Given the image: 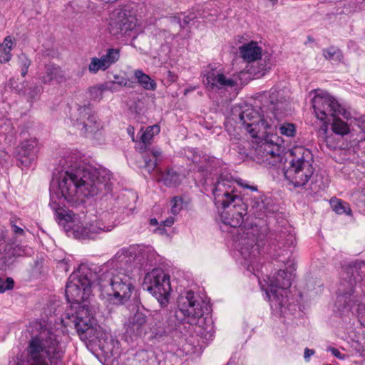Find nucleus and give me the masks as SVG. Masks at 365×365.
<instances>
[{"label": "nucleus", "instance_id": "obj_1", "mask_svg": "<svg viewBox=\"0 0 365 365\" xmlns=\"http://www.w3.org/2000/svg\"><path fill=\"white\" fill-rule=\"evenodd\" d=\"M61 170L54 173L50 184L49 205L55 212L56 220L61 225L73 230V237L81 240H93L101 232H110L113 225H106L102 220H96L86 226L72 224L76 215L65 208V202L76 204L83 197L96 195L99 191L110 190V172L105 168H93L84 165L76 153L59 160Z\"/></svg>", "mask_w": 365, "mask_h": 365}, {"label": "nucleus", "instance_id": "obj_2", "mask_svg": "<svg viewBox=\"0 0 365 365\" xmlns=\"http://www.w3.org/2000/svg\"><path fill=\"white\" fill-rule=\"evenodd\" d=\"M237 114L238 118L235 120L236 122L252 138L263 139L277 128L282 135L294 137L296 135L294 124L291 123H279L280 121L272 120L271 117H269V121H268L251 105H245L240 106L238 109L235 108L232 115L235 116Z\"/></svg>", "mask_w": 365, "mask_h": 365}, {"label": "nucleus", "instance_id": "obj_3", "mask_svg": "<svg viewBox=\"0 0 365 365\" xmlns=\"http://www.w3.org/2000/svg\"><path fill=\"white\" fill-rule=\"evenodd\" d=\"M98 269V271L93 272V277L101 294L108 296L117 304L123 305L128 302L135 287V279L130 271L109 269L108 265Z\"/></svg>", "mask_w": 365, "mask_h": 365}, {"label": "nucleus", "instance_id": "obj_4", "mask_svg": "<svg viewBox=\"0 0 365 365\" xmlns=\"http://www.w3.org/2000/svg\"><path fill=\"white\" fill-rule=\"evenodd\" d=\"M364 277H365V262L355 261L344 264L340 272L336 303L346 307H351L359 302V300L354 296V292L355 287L364 280Z\"/></svg>", "mask_w": 365, "mask_h": 365}, {"label": "nucleus", "instance_id": "obj_5", "mask_svg": "<svg viewBox=\"0 0 365 365\" xmlns=\"http://www.w3.org/2000/svg\"><path fill=\"white\" fill-rule=\"evenodd\" d=\"M292 153L293 158L284 173V177L294 187H303L312 179L315 171L313 155L310 150L304 147L294 148Z\"/></svg>", "mask_w": 365, "mask_h": 365}, {"label": "nucleus", "instance_id": "obj_6", "mask_svg": "<svg viewBox=\"0 0 365 365\" xmlns=\"http://www.w3.org/2000/svg\"><path fill=\"white\" fill-rule=\"evenodd\" d=\"M267 284L270 287L272 298L270 299V305L272 310L279 315H285L291 311L290 304H287V289L292 285V272L279 269L276 275L268 277Z\"/></svg>", "mask_w": 365, "mask_h": 365}, {"label": "nucleus", "instance_id": "obj_7", "mask_svg": "<svg viewBox=\"0 0 365 365\" xmlns=\"http://www.w3.org/2000/svg\"><path fill=\"white\" fill-rule=\"evenodd\" d=\"M263 237L257 227H252L246 231L241 229L238 233L237 246L244 258V264L250 272L258 269L259 242L262 241Z\"/></svg>", "mask_w": 365, "mask_h": 365}, {"label": "nucleus", "instance_id": "obj_8", "mask_svg": "<svg viewBox=\"0 0 365 365\" xmlns=\"http://www.w3.org/2000/svg\"><path fill=\"white\" fill-rule=\"evenodd\" d=\"M93 272L87 270L84 274L73 273L66 286V297L71 304H81L86 302L91 294V287H96Z\"/></svg>", "mask_w": 365, "mask_h": 365}, {"label": "nucleus", "instance_id": "obj_9", "mask_svg": "<svg viewBox=\"0 0 365 365\" xmlns=\"http://www.w3.org/2000/svg\"><path fill=\"white\" fill-rule=\"evenodd\" d=\"M204 313L203 302L193 292H187L185 295L179 297L175 314L177 320L190 326L197 325L202 320Z\"/></svg>", "mask_w": 365, "mask_h": 365}, {"label": "nucleus", "instance_id": "obj_10", "mask_svg": "<svg viewBox=\"0 0 365 365\" xmlns=\"http://www.w3.org/2000/svg\"><path fill=\"white\" fill-rule=\"evenodd\" d=\"M312 106L316 117L323 121V124L328 125L335 115H342L346 119L351 116L350 113L327 93H317L312 99Z\"/></svg>", "mask_w": 365, "mask_h": 365}, {"label": "nucleus", "instance_id": "obj_11", "mask_svg": "<svg viewBox=\"0 0 365 365\" xmlns=\"http://www.w3.org/2000/svg\"><path fill=\"white\" fill-rule=\"evenodd\" d=\"M143 286L156 298L161 307L167 306L171 291L168 274L160 269H153L145 275Z\"/></svg>", "mask_w": 365, "mask_h": 365}, {"label": "nucleus", "instance_id": "obj_12", "mask_svg": "<svg viewBox=\"0 0 365 365\" xmlns=\"http://www.w3.org/2000/svg\"><path fill=\"white\" fill-rule=\"evenodd\" d=\"M235 192V183L232 178L221 175L212 188L215 205L218 207H229L234 200L241 198Z\"/></svg>", "mask_w": 365, "mask_h": 365}, {"label": "nucleus", "instance_id": "obj_13", "mask_svg": "<svg viewBox=\"0 0 365 365\" xmlns=\"http://www.w3.org/2000/svg\"><path fill=\"white\" fill-rule=\"evenodd\" d=\"M175 324L173 322L165 310L153 312L152 322L149 323V329L153 339L158 341L163 340L175 329Z\"/></svg>", "mask_w": 365, "mask_h": 365}, {"label": "nucleus", "instance_id": "obj_14", "mask_svg": "<svg viewBox=\"0 0 365 365\" xmlns=\"http://www.w3.org/2000/svg\"><path fill=\"white\" fill-rule=\"evenodd\" d=\"M140 251L135 247H130L129 248H123L117 252L114 257L110 262H108V267L112 265L115 267H112L110 269H118L122 272L130 271L132 272V269L137 264H142L140 259H138V253Z\"/></svg>", "mask_w": 365, "mask_h": 365}, {"label": "nucleus", "instance_id": "obj_15", "mask_svg": "<svg viewBox=\"0 0 365 365\" xmlns=\"http://www.w3.org/2000/svg\"><path fill=\"white\" fill-rule=\"evenodd\" d=\"M222 209L223 211L221 213L222 222L232 227H240L244 222V217L247 214L248 205L242 198H237L229 207Z\"/></svg>", "mask_w": 365, "mask_h": 365}, {"label": "nucleus", "instance_id": "obj_16", "mask_svg": "<svg viewBox=\"0 0 365 365\" xmlns=\"http://www.w3.org/2000/svg\"><path fill=\"white\" fill-rule=\"evenodd\" d=\"M241 185L243 187L250 189L251 191L256 192V194L250 198V212H252L257 217L274 213L277 210L275 205L272 203L269 197L258 192L257 186H250L246 183H242Z\"/></svg>", "mask_w": 365, "mask_h": 365}, {"label": "nucleus", "instance_id": "obj_17", "mask_svg": "<svg viewBox=\"0 0 365 365\" xmlns=\"http://www.w3.org/2000/svg\"><path fill=\"white\" fill-rule=\"evenodd\" d=\"M135 26L134 17L128 16L125 10H115L110 20L108 30L113 36L125 35Z\"/></svg>", "mask_w": 365, "mask_h": 365}, {"label": "nucleus", "instance_id": "obj_18", "mask_svg": "<svg viewBox=\"0 0 365 365\" xmlns=\"http://www.w3.org/2000/svg\"><path fill=\"white\" fill-rule=\"evenodd\" d=\"M268 113L267 120L269 117L276 121H281L287 114L289 102L276 89L270 90L269 93Z\"/></svg>", "mask_w": 365, "mask_h": 365}, {"label": "nucleus", "instance_id": "obj_19", "mask_svg": "<svg viewBox=\"0 0 365 365\" xmlns=\"http://www.w3.org/2000/svg\"><path fill=\"white\" fill-rule=\"evenodd\" d=\"M146 315L139 311H137L131 315L128 322L125 324V336H129L130 340L138 339L146 334Z\"/></svg>", "mask_w": 365, "mask_h": 365}, {"label": "nucleus", "instance_id": "obj_20", "mask_svg": "<svg viewBox=\"0 0 365 365\" xmlns=\"http://www.w3.org/2000/svg\"><path fill=\"white\" fill-rule=\"evenodd\" d=\"M191 160L194 165V170L196 169L197 172L201 173L205 177L218 173L220 163L214 157L193 153Z\"/></svg>", "mask_w": 365, "mask_h": 365}, {"label": "nucleus", "instance_id": "obj_21", "mask_svg": "<svg viewBox=\"0 0 365 365\" xmlns=\"http://www.w3.org/2000/svg\"><path fill=\"white\" fill-rule=\"evenodd\" d=\"M258 154L262 158V161L272 166L280 163L281 147L277 143H273L267 140L262 142L257 148Z\"/></svg>", "mask_w": 365, "mask_h": 365}, {"label": "nucleus", "instance_id": "obj_22", "mask_svg": "<svg viewBox=\"0 0 365 365\" xmlns=\"http://www.w3.org/2000/svg\"><path fill=\"white\" fill-rule=\"evenodd\" d=\"M37 153V143L35 139L24 140L19 147L18 160L21 165L29 168L34 163Z\"/></svg>", "mask_w": 365, "mask_h": 365}, {"label": "nucleus", "instance_id": "obj_23", "mask_svg": "<svg viewBox=\"0 0 365 365\" xmlns=\"http://www.w3.org/2000/svg\"><path fill=\"white\" fill-rule=\"evenodd\" d=\"M78 305L75 326L78 332L84 333L92 326L93 313L86 302Z\"/></svg>", "mask_w": 365, "mask_h": 365}, {"label": "nucleus", "instance_id": "obj_24", "mask_svg": "<svg viewBox=\"0 0 365 365\" xmlns=\"http://www.w3.org/2000/svg\"><path fill=\"white\" fill-rule=\"evenodd\" d=\"M205 84L212 90H220L232 88L237 85V82L232 78H227L223 73L210 71L206 74Z\"/></svg>", "mask_w": 365, "mask_h": 365}, {"label": "nucleus", "instance_id": "obj_25", "mask_svg": "<svg viewBox=\"0 0 365 365\" xmlns=\"http://www.w3.org/2000/svg\"><path fill=\"white\" fill-rule=\"evenodd\" d=\"M39 79L43 84H51L52 82L59 84L66 81V76L60 66L51 63L45 66L39 74Z\"/></svg>", "mask_w": 365, "mask_h": 365}, {"label": "nucleus", "instance_id": "obj_26", "mask_svg": "<svg viewBox=\"0 0 365 365\" xmlns=\"http://www.w3.org/2000/svg\"><path fill=\"white\" fill-rule=\"evenodd\" d=\"M239 52L243 60L249 63L255 61L262 56V48L253 41L241 46Z\"/></svg>", "mask_w": 365, "mask_h": 365}, {"label": "nucleus", "instance_id": "obj_27", "mask_svg": "<svg viewBox=\"0 0 365 365\" xmlns=\"http://www.w3.org/2000/svg\"><path fill=\"white\" fill-rule=\"evenodd\" d=\"M162 159V152L158 148L148 149L143 155V165L140 168L145 169L148 173L155 170L158 162Z\"/></svg>", "mask_w": 365, "mask_h": 365}, {"label": "nucleus", "instance_id": "obj_28", "mask_svg": "<svg viewBox=\"0 0 365 365\" xmlns=\"http://www.w3.org/2000/svg\"><path fill=\"white\" fill-rule=\"evenodd\" d=\"M16 46L15 39L11 36H6L0 43V63H8L12 57L11 51Z\"/></svg>", "mask_w": 365, "mask_h": 365}, {"label": "nucleus", "instance_id": "obj_29", "mask_svg": "<svg viewBox=\"0 0 365 365\" xmlns=\"http://www.w3.org/2000/svg\"><path fill=\"white\" fill-rule=\"evenodd\" d=\"M6 105L4 102H0V134L11 135L14 128L11 120L6 118Z\"/></svg>", "mask_w": 365, "mask_h": 365}, {"label": "nucleus", "instance_id": "obj_30", "mask_svg": "<svg viewBox=\"0 0 365 365\" xmlns=\"http://www.w3.org/2000/svg\"><path fill=\"white\" fill-rule=\"evenodd\" d=\"M102 128L94 112L86 117L84 122L81 121V125L78 128L83 133H95Z\"/></svg>", "mask_w": 365, "mask_h": 365}, {"label": "nucleus", "instance_id": "obj_31", "mask_svg": "<svg viewBox=\"0 0 365 365\" xmlns=\"http://www.w3.org/2000/svg\"><path fill=\"white\" fill-rule=\"evenodd\" d=\"M93 112V107L90 103L78 106L76 111L72 114V120L76 122L75 125L78 128L81 125V121L84 122L86 117Z\"/></svg>", "mask_w": 365, "mask_h": 365}, {"label": "nucleus", "instance_id": "obj_32", "mask_svg": "<svg viewBox=\"0 0 365 365\" xmlns=\"http://www.w3.org/2000/svg\"><path fill=\"white\" fill-rule=\"evenodd\" d=\"M135 78L138 83L145 90L154 91L156 89L157 84L148 75L143 73L141 70H136L134 72Z\"/></svg>", "mask_w": 365, "mask_h": 365}, {"label": "nucleus", "instance_id": "obj_33", "mask_svg": "<svg viewBox=\"0 0 365 365\" xmlns=\"http://www.w3.org/2000/svg\"><path fill=\"white\" fill-rule=\"evenodd\" d=\"M339 115H335L331 118V122H328L331 125V131L339 135L344 136L350 131L348 124L341 120Z\"/></svg>", "mask_w": 365, "mask_h": 365}, {"label": "nucleus", "instance_id": "obj_34", "mask_svg": "<svg viewBox=\"0 0 365 365\" xmlns=\"http://www.w3.org/2000/svg\"><path fill=\"white\" fill-rule=\"evenodd\" d=\"M318 137L320 141L326 143V145L330 148H336L337 143L334 139L332 133H329L328 125L323 124L318 130Z\"/></svg>", "mask_w": 365, "mask_h": 365}, {"label": "nucleus", "instance_id": "obj_35", "mask_svg": "<svg viewBox=\"0 0 365 365\" xmlns=\"http://www.w3.org/2000/svg\"><path fill=\"white\" fill-rule=\"evenodd\" d=\"M160 132V127L158 125H154L152 126H148L146 128L145 130L143 131V129L140 130L138 135H140V140L143 143L145 146L147 144H150L151 140L153 136Z\"/></svg>", "mask_w": 365, "mask_h": 365}, {"label": "nucleus", "instance_id": "obj_36", "mask_svg": "<svg viewBox=\"0 0 365 365\" xmlns=\"http://www.w3.org/2000/svg\"><path fill=\"white\" fill-rule=\"evenodd\" d=\"M180 180V175L173 169H168L162 177V181L168 187H176Z\"/></svg>", "mask_w": 365, "mask_h": 365}, {"label": "nucleus", "instance_id": "obj_37", "mask_svg": "<svg viewBox=\"0 0 365 365\" xmlns=\"http://www.w3.org/2000/svg\"><path fill=\"white\" fill-rule=\"evenodd\" d=\"M14 88L19 94L22 93V94L24 95L30 102H34L38 100L40 94L42 92V88L40 86H31L26 91H22L21 89H19L17 88Z\"/></svg>", "mask_w": 365, "mask_h": 365}, {"label": "nucleus", "instance_id": "obj_38", "mask_svg": "<svg viewBox=\"0 0 365 365\" xmlns=\"http://www.w3.org/2000/svg\"><path fill=\"white\" fill-rule=\"evenodd\" d=\"M101 58L108 68L111 65L114 64L119 60L120 49L113 48H108L106 50V53Z\"/></svg>", "mask_w": 365, "mask_h": 365}, {"label": "nucleus", "instance_id": "obj_39", "mask_svg": "<svg viewBox=\"0 0 365 365\" xmlns=\"http://www.w3.org/2000/svg\"><path fill=\"white\" fill-rule=\"evenodd\" d=\"M324 58L334 62H340L343 58L341 51L334 46H330L323 50Z\"/></svg>", "mask_w": 365, "mask_h": 365}, {"label": "nucleus", "instance_id": "obj_40", "mask_svg": "<svg viewBox=\"0 0 365 365\" xmlns=\"http://www.w3.org/2000/svg\"><path fill=\"white\" fill-rule=\"evenodd\" d=\"M331 206L333 210L337 214L351 215V210L348 203L341 200H331Z\"/></svg>", "mask_w": 365, "mask_h": 365}, {"label": "nucleus", "instance_id": "obj_41", "mask_svg": "<svg viewBox=\"0 0 365 365\" xmlns=\"http://www.w3.org/2000/svg\"><path fill=\"white\" fill-rule=\"evenodd\" d=\"M108 87L106 84H99L88 88L89 97L96 101H100L103 98V92L108 90Z\"/></svg>", "mask_w": 365, "mask_h": 365}, {"label": "nucleus", "instance_id": "obj_42", "mask_svg": "<svg viewBox=\"0 0 365 365\" xmlns=\"http://www.w3.org/2000/svg\"><path fill=\"white\" fill-rule=\"evenodd\" d=\"M108 69L101 58L93 57L88 65V71L91 73H97L99 71H106Z\"/></svg>", "mask_w": 365, "mask_h": 365}, {"label": "nucleus", "instance_id": "obj_43", "mask_svg": "<svg viewBox=\"0 0 365 365\" xmlns=\"http://www.w3.org/2000/svg\"><path fill=\"white\" fill-rule=\"evenodd\" d=\"M9 223L11 231L16 237H22L25 235V231L24 230V226L19 218L11 217L9 220Z\"/></svg>", "mask_w": 365, "mask_h": 365}, {"label": "nucleus", "instance_id": "obj_44", "mask_svg": "<svg viewBox=\"0 0 365 365\" xmlns=\"http://www.w3.org/2000/svg\"><path fill=\"white\" fill-rule=\"evenodd\" d=\"M19 63L21 67V73L23 77H24L27 72L28 69L31 65V61L29 59L27 56L24 53H21L18 56Z\"/></svg>", "mask_w": 365, "mask_h": 365}, {"label": "nucleus", "instance_id": "obj_45", "mask_svg": "<svg viewBox=\"0 0 365 365\" xmlns=\"http://www.w3.org/2000/svg\"><path fill=\"white\" fill-rule=\"evenodd\" d=\"M182 197H174L170 202L172 214L174 215L179 214L182 208Z\"/></svg>", "mask_w": 365, "mask_h": 365}, {"label": "nucleus", "instance_id": "obj_46", "mask_svg": "<svg viewBox=\"0 0 365 365\" xmlns=\"http://www.w3.org/2000/svg\"><path fill=\"white\" fill-rule=\"evenodd\" d=\"M14 285V282L12 278L7 277L4 279V278L0 277V293L13 289Z\"/></svg>", "mask_w": 365, "mask_h": 365}, {"label": "nucleus", "instance_id": "obj_47", "mask_svg": "<svg viewBox=\"0 0 365 365\" xmlns=\"http://www.w3.org/2000/svg\"><path fill=\"white\" fill-rule=\"evenodd\" d=\"M135 357L136 360L139 361L140 362L142 361L148 362L149 360L152 359V356H150V353L145 350H140L138 351L136 353Z\"/></svg>", "mask_w": 365, "mask_h": 365}, {"label": "nucleus", "instance_id": "obj_48", "mask_svg": "<svg viewBox=\"0 0 365 365\" xmlns=\"http://www.w3.org/2000/svg\"><path fill=\"white\" fill-rule=\"evenodd\" d=\"M329 351L331 352V354L338 359H344V355L336 348L329 347L328 349Z\"/></svg>", "mask_w": 365, "mask_h": 365}, {"label": "nucleus", "instance_id": "obj_49", "mask_svg": "<svg viewBox=\"0 0 365 365\" xmlns=\"http://www.w3.org/2000/svg\"><path fill=\"white\" fill-rule=\"evenodd\" d=\"M174 222L175 218L173 217H169L162 222V225L165 227H170L173 225Z\"/></svg>", "mask_w": 365, "mask_h": 365}, {"label": "nucleus", "instance_id": "obj_50", "mask_svg": "<svg viewBox=\"0 0 365 365\" xmlns=\"http://www.w3.org/2000/svg\"><path fill=\"white\" fill-rule=\"evenodd\" d=\"M315 353L314 350L313 349H309L308 348H306L304 349V359L306 361H309V358L311 356L314 355Z\"/></svg>", "mask_w": 365, "mask_h": 365}, {"label": "nucleus", "instance_id": "obj_51", "mask_svg": "<svg viewBox=\"0 0 365 365\" xmlns=\"http://www.w3.org/2000/svg\"><path fill=\"white\" fill-rule=\"evenodd\" d=\"M155 232H156V233H158L159 235H163L167 234V230L165 228V226H163L162 224H160V226L158 227L155 230Z\"/></svg>", "mask_w": 365, "mask_h": 365}, {"label": "nucleus", "instance_id": "obj_52", "mask_svg": "<svg viewBox=\"0 0 365 365\" xmlns=\"http://www.w3.org/2000/svg\"><path fill=\"white\" fill-rule=\"evenodd\" d=\"M359 319L361 321V323L365 327V304L364 307V312L361 311L359 313Z\"/></svg>", "mask_w": 365, "mask_h": 365}, {"label": "nucleus", "instance_id": "obj_53", "mask_svg": "<svg viewBox=\"0 0 365 365\" xmlns=\"http://www.w3.org/2000/svg\"><path fill=\"white\" fill-rule=\"evenodd\" d=\"M116 83H118V85L120 86H127V80L126 79H121L120 81H117Z\"/></svg>", "mask_w": 365, "mask_h": 365}, {"label": "nucleus", "instance_id": "obj_54", "mask_svg": "<svg viewBox=\"0 0 365 365\" xmlns=\"http://www.w3.org/2000/svg\"><path fill=\"white\" fill-rule=\"evenodd\" d=\"M150 224L152 226H156V225H158V220L155 218H152L150 220Z\"/></svg>", "mask_w": 365, "mask_h": 365}, {"label": "nucleus", "instance_id": "obj_55", "mask_svg": "<svg viewBox=\"0 0 365 365\" xmlns=\"http://www.w3.org/2000/svg\"><path fill=\"white\" fill-rule=\"evenodd\" d=\"M128 133H132V135H133V133H134V128L133 127H128ZM133 140H134V137L133 136Z\"/></svg>", "mask_w": 365, "mask_h": 365}, {"label": "nucleus", "instance_id": "obj_56", "mask_svg": "<svg viewBox=\"0 0 365 365\" xmlns=\"http://www.w3.org/2000/svg\"><path fill=\"white\" fill-rule=\"evenodd\" d=\"M360 202L361 203V205L363 207H365V193L363 196H361V198L360 199Z\"/></svg>", "mask_w": 365, "mask_h": 365}, {"label": "nucleus", "instance_id": "obj_57", "mask_svg": "<svg viewBox=\"0 0 365 365\" xmlns=\"http://www.w3.org/2000/svg\"><path fill=\"white\" fill-rule=\"evenodd\" d=\"M289 242H290V243L292 244V242H293V237H292V235H289V238L287 239V242L286 243L288 244Z\"/></svg>", "mask_w": 365, "mask_h": 365}, {"label": "nucleus", "instance_id": "obj_58", "mask_svg": "<svg viewBox=\"0 0 365 365\" xmlns=\"http://www.w3.org/2000/svg\"><path fill=\"white\" fill-rule=\"evenodd\" d=\"M361 140H365V132L362 133V136L361 137Z\"/></svg>", "mask_w": 365, "mask_h": 365}, {"label": "nucleus", "instance_id": "obj_59", "mask_svg": "<svg viewBox=\"0 0 365 365\" xmlns=\"http://www.w3.org/2000/svg\"><path fill=\"white\" fill-rule=\"evenodd\" d=\"M269 1H272V2H274V3L275 4V3H277V1L278 0H269Z\"/></svg>", "mask_w": 365, "mask_h": 365}, {"label": "nucleus", "instance_id": "obj_60", "mask_svg": "<svg viewBox=\"0 0 365 365\" xmlns=\"http://www.w3.org/2000/svg\"><path fill=\"white\" fill-rule=\"evenodd\" d=\"M10 82H11V86L13 87V80H10Z\"/></svg>", "mask_w": 365, "mask_h": 365}]
</instances>
